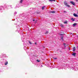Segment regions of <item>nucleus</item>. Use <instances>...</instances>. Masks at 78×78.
<instances>
[{
	"label": "nucleus",
	"instance_id": "nucleus-15",
	"mask_svg": "<svg viewBox=\"0 0 78 78\" xmlns=\"http://www.w3.org/2000/svg\"><path fill=\"white\" fill-rule=\"evenodd\" d=\"M64 23H65V24H67V22H64Z\"/></svg>",
	"mask_w": 78,
	"mask_h": 78
},
{
	"label": "nucleus",
	"instance_id": "nucleus-24",
	"mask_svg": "<svg viewBox=\"0 0 78 78\" xmlns=\"http://www.w3.org/2000/svg\"><path fill=\"white\" fill-rule=\"evenodd\" d=\"M35 44H36V43H35Z\"/></svg>",
	"mask_w": 78,
	"mask_h": 78
},
{
	"label": "nucleus",
	"instance_id": "nucleus-13",
	"mask_svg": "<svg viewBox=\"0 0 78 78\" xmlns=\"http://www.w3.org/2000/svg\"><path fill=\"white\" fill-rule=\"evenodd\" d=\"M48 31H47L45 33V34H48Z\"/></svg>",
	"mask_w": 78,
	"mask_h": 78
},
{
	"label": "nucleus",
	"instance_id": "nucleus-3",
	"mask_svg": "<svg viewBox=\"0 0 78 78\" xmlns=\"http://www.w3.org/2000/svg\"><path fill=\"white\" fill-rule=\"evenodd\" d=\"M73 15V16L75 17H78V15H77L75 13H74Z\"/></svg>",
	"mask_w": 78,
	"mask_h": 78
},
{
	"label": "nucleus",
	"instance_id": "nucleus-22",
	"mask_svg": "<svg viewBox=\"0 0 78 78\" xmlns=\"http://www.w3.org/2000/svg\"><path fill=\"white\" fill-rule=\"evenodd\" d=\"M33 21H34H34H35V20H33Z\"/></svg>",
	"mask_w": 78,
	"mask_h": 78
},
{
	"label": "nucleus",
	"instance_id": "nucleus-19",
	"mask_svg": "<svg viewBox=\"0 0 78 78\" xmlns=\"http://www.w3.org/2000/svg\"><path fill=\"white\" fill-rule=\"evenodd\" d=\"M54 59H57V58H54Z\"/></svg>",
	"mask_w": 78,
	"mask_h": 78
},
{
	"label": "nucleus",
	"instance_id": "nucleus-23",
	"mask_svg": "<svg viewBox=\"0 0 78 78\" xmlns=\"http://www.w3.org/2000/svg\"><path fill=\"white\" fill-rule=\"evenodd\" d=\"M76 2H78V0H76Z\"/></svg>",
	"mask_w": 78,
	"mask_h": 78
},
{
	"label": "nucleus",
	"instance_id": "nucleus-6",
	"mask_svg": "<svg viewBox=\"0 0 78 78\" xmlns=\"http://www.w3.org/2000/svg\"><path fill=\"white\" fill-rule=\"evenodd\" d=\"M72 55H73V56H75V55H76V53H73L72 54Z\"/></svg>",
	"mask_w": 78,
	"mask_h": 78
},
{
	"label": "nucleus",
	"instance_id": "nucleus-2",
	"mask_svg": "<svg viewBox=\"0 0 78 78\" xmlns=\"http://www.w3.org/2000/svg\"><path fill=\"white\" fill-rule=\"evenodd\" d=\"M64 4L65 5H66V6H67L68 7H70V5H67V3L65 2Z\"/></svg>",
	"mask_w": 78,
	"mask_h": 78
},
{
	"label": "nucleus",
	"instance_id": "nucleus-20",
	"mask_svg": "<svg viewBox=\"0 0 78 78\" xmlns=\"http://www.w3.org/2000/svg\"><path fill=\"white\" fill-rule=\"evenodd\" d=\"M61 27H63V25H61Z\"/></svg>",
	"mask_w": 78,
	"mask_h": 78
},
{
	"label": "nucleus",
	"instance_id": "nucleus-18",
	"mask_svg": "<svg viewBox=\"0 0 78 78\" xmlns=\"http://www.w3.org/2000/svg\"><path fill=\"white\" fill-rule=\"evenodd\" d=\"M37 62H40V61L38 60H37Z\"/></svg>",
	"mask_w": 78,
	"mask_h": 78
},
{
	"label": "nucleus",
	"instance_id": "nucleus-14",
	"mask_svg": "<svg viewBox=\"0 0 78 78\" xmlns=\"http://www.w3.org/2000/svg\"><path fill=\"white\" fill-rule=\"evenodd\" d=\"M22 2H23V0H21V1L20 2V3H22Z\"/></svg>",
	"mask_w": 78,
	"mask_h": 78
},
{
	"label": "nucleus",
	"instance_id": "nucleus-11",
	"mask_svg": "<svg viewBox=\"0 0 78 78\" xmlns=\"http://www.w3.org/2000/svg\"><path fill=\"white\" fill-rule=\"evenodd\" d=\"M44 8H45V6H44L42 7V10H44Z\"/></svg>",
	"mask_w": 78,
	"mask_h": 78
},
{
	"label": "nucleus",
	"instance_id": "nucleus-17",
	"mask_svg": "<svg viewBox=\"0 0 78 78\" xmlns=\"http://www.w3.org/2000/svg\"><path fill=\"white\" fill-rule=\"evenodd\" d=\"M16 14H17V12H15L14 13V14L15 15H16Z\"/></svg>",
	"mask_w": 78,
	"mask_h": 78
},
{
	"label": "nucleus",
	"instance_id": "nucleus-10",
	"mask_svg": "<svg viewBox=\"0 0 78 78\" xmlns=\"http://www.w3.org/2000/svg\"><path fill=\"white\" fill-rule=\"evenodd\" d=\"M73 51H75V47H74V48H73Z\"/></svg>",
	"mask_w": 78,
	"mask_h": 78
},
{
	"label": "nucleus",
	"instance_id": "nucleus-9",
	"mask_svg": "<svg viewBox=\"0 0 78 78\" xmlns=\"http://www.w3.org/2000/svg\"><path fill=\"white\" fill-rule=\"evenodd\" d=\"M71 20H72L73 22V21H75V19H73V18H71Z\"/></svg>",
	"mask_w": 78,
	"mask_h": 78
},
{
	"label": "nucleus",
	"instance_id": "nucleus-16",
	"mask_svg": "<svg viewBox=\"0 0 78 78\" xmlns=\"http://www.w3.org/2000/svg\"><path fill=\"white\" fill-rule=\"evenodd\" d=\"M61 39H62V41H63V37H61Z\"/></svg>",
	"mask_w": 78,
	"mask_h": 78
},
{
	"label": "nucleus",
	"instance_id": "nucleus-4",
	"mask_svg": "<svg viewBox=\"0 0 78 78\" xmlns=\"http://www.w3.org/2000/svg\"><path fill=\"white\" fill-rule=\"evenodd\" d=\"M63 44L64 45V47H65V48H66V47H67V44H66L64 43Z\"/></svg>",
	"mask_w": 78,
	"mask_h": 78
},
{
	"label": "nucleus",
	"instance_id": "nucleus-7",
	"mask_svg": "<svg viewBox=\"0 0 78 78\" xmlns=\"http://www.w3.org/2000/svg\"><path fill=\"white\" fill-rule=\"evenodd\" d=\"M49 1H50V2H55L56 0H49Z\"/></svg>",
	"mask_w": 78,
	"mask_h": 78
},
{
	"label": "nucleus",
	"instance_id": "nucleus-1",
	"mask_svg": "<svg viewBox=\"0 0 78 78\" xmlns=\"http://www.w3.org/2000/svg\"><path fill=\"white\" fill-rule=\"evenodd\" d=\"M70 3H71L72 5H75V3L72 1L70 2Z\"/></svg>",
	"mask_w": 78,
	"mask_h": 78
},
{
	"label": "nucleus",
	"instance_id": "nucleus-5",
	"mask_svg": "<svg viewBox=\"0 0 78 78\" xmlns=\"http://www.w3.org/2000/svg\"><path fill=\"white\" fill-rule=\"evenodd\" d=\"M77 23H74L73 24V27H75V26H76V25H77Z\"/></svg>",
	"mask_w": 78,
	"mask_h": 78
},
{
	"label": "nucleus",
	"instance_id": "nucleus-12",
	"mask_svg": "<svg viewBox=\"0 0 78 78\" xmlns=\"http://www.w3.org/2000/svg\"><path fill=\"white\" fill-rule=\"evenodd\" d=\"M7 64H8V62H6L5 63V65H7Z\"/></svg>",
	"mask_w": 78,
	"mask_h": 78
},
{
	"label": "nucleus",
	"instance_id": "nucleus-8",
	"mask_svg": "<svg viewBox=\"0 0 78 78\" xmlns=\"http://www.w3.org/2000/svg\"><path fill=\"white\" fill-rule=\"evenodd\" d=\"M51 12V13H55V11H51V12Z\"/></svg>",
	"mask_w": 78,
	"mask_h": 78
},
{
	"label": "nucleus",
	"instance_id": "nucleus-21",
	"mask_svg": "<svg viewBox=\"0 0 78 78\" xmlns=\"http://www.w3.org/2000/svg\"><path fill=\"white\" fill-rule=\"evenodd\" d=\"M29 43L30 44H31V43L30 41L29 42Z\"/></svg>",
	"mask_w": 78,
	"mask_h": 78
}]
</instances>
